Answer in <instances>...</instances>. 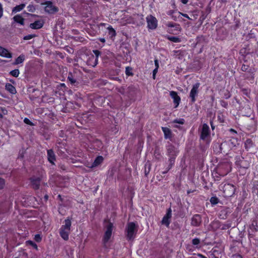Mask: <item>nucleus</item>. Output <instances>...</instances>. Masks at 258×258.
I'll use <instances>...</instances> for the list:
<instances>
[{"label": "nucleus", "instance_id": "obj_1", "mask_svg": "<svg viewBox=\"0 0 258 258\" xmlns=\"http://www.w3.org/2000/svg\"><path fill=\"white\" fill-rule=\"evenodd\" d=\"M72 222L69 218L66 219L64 221V224L62 225L59 229V234L61 237L64 240L69 239V236L71 232V227Z\"/></svg>", "mask_w": 258, "mask_h": 258}, {"label": "nucleus", "instance_id": "obj_2", "mask_svg": "<svg viewBox=\"0 0 258 258\" xmlns=\"http://www.w3.org/2000/svg\"><path fill=\"white\" fill-rule=\"evenodd\" d=\"M138 231V227L134 222L127 223L126 228V236L129 240H133L135 238L136 233Z\"/></svg>", "mask_w": 258, "mask_h": 258}, {"label": "nucleus", "instance_id": "obj_3", "mask_svg": "<svg viewBox=\"0 0 258 258\" xmlns=\"http://www.w3.org/2000/svg\"><path fill=\"white\" fill-rule=\"evenodd\" d=\"M45 5V12L49 14H54L58 11V8L53 4L51 1H46L42 4Z\"/></svg>", "mask_w": 258, "mask_h": 258}, {"label": "nucleus", "instance_id": "obj_4", "mask_svg": "<svg viewBox=\"0 0 258 258\" xmlns=\"http://www.w3.org/2000/svg\"><path fill=\"white\" fill-rule=\"evenodd\" d=\"M105 228L106 230L103 238V241L104 244L108 241L111 236L113 229V224L110 222H107L105 226Z\"/></svg>", "mask_w": 258, "mask_h": 258}, {"label": "nucleus", "instance_id": "obj_5", "mask_svg": "<svg viewBox=\"0 0 258 258\" xmlns=\"http://www.w3.org/2000/svg\"><path fill=\"white\" fill-rule=\"evenodd\" d=\"M93 53L95 56L93 55H91L89 57V60H88V63L89 65H90L93 67L97 66L98 61V57L101 54V52L98 50H93Z\"/></svg>", "mask_w": 258, "mask_h": 258}, {"label": "nucleus", "instance_id": "obj_6", "mask_svg": "<svg viewBox=\"0 0 258 258\" xmlns=\"http://www.w3.org/2000/svg\"><path fill=\"white\" fill-rule=\"evenodd\" d=\"M200 86V83H196L194 85H193L192 88L189 93V98L191 99V102L192 103H195L196 101V97L198 95V93L199 92V88Z\"/></svg>", "mask_w": 258, "mask_h": 258}, {"label": "nucleus", "instance_id": "obj_7", "mask_svg": "<svg viewBox=\"0 0 258 258\" xmlns=\"http://www.w3.org/2000/svg\"><path fill=\"white\" fill-rule=\"evenodd\" d=\"M146 21L149 29L154 30L157 28L158 21L155 17L152 15L148 16L146 17Z\"/></svg>", "mask_w": 258, "mask_h": 258}, {"label": "nucleus", "instance_id": "obj_8", "mask_svg": "<svg viewBox=\"0 0 258 258\" xmlns=\"http://www.w3.org/2000/svg\"><path fill=\"white\" fill-rule=\"evenodd\" d=\"M235 186L231 184H225L224 186L223 192L224 195L226 197H231L235 193Z\"/></svg>", "mask_w": 258, "mask_h": 258}, {"label": "nucleus", "instance_id": "obj_9", "mask_svg": "<svg viewBox=\"0 0 258 258\" xmlns=\"http://www.w3.org/2000/svg\"><path fill=\"white\" fill-rule=\"evenodd\" d=\"M172 215V211L170 208H169L166 212V215L163 217L162 220V224L168 227L170 223V219Z\"/></svg>", "mask_w": 258, "mask_h": 258}, {"label": "nucleus", "instance_id": "obj_10", "mask_svg": "<svg viewBox=\"0 0 258 258\" xmlns=\"http://www.w3.org/2000/svg\"><path fill=\"white\" fill-rule=\"evenodd\" d=\"M202 223V218L200 215H194L191 218V225L193 226H199Z\"/></svg>", "mask_w": 258, "mask_h": 258}, {"label": "nucleus", "instance_id": "obj_11", "mask_svg": "<svg viewBox=\"0 0 258 258\" xmlns=\"http://www.w3.org/2000/svg\"><path fill=\"white\" fill-rule=\"evenodd\" d=\"M210 135V130L209 126L204 123L203 125L201 135V139L202 140H205L208 136Z\"/></svg>", "mask_w": 258, "mask_h": 258}, {"label": "nucleus", "instance_id": "obj_12", "mask_svg": "<svg viewBox=\"0 0 258 258\" xmlns=\"http://www.w3.org/2000/svg\"><path fill=\"white\" fill-rule=\"evenodd\" d=\"M237 140L236 139H231L228 142H224L221 144L220 146V150L221 152L223 149L227 146L228 145L231 147H235L236 145L237 144Z\"/></svg>", "mask_w": 258, "mask_h": 258}, {"label": "nucleus", "instance_id": "obj_13", "mask_svg": "<svg viewBox=\"0 0 258 258\" xmlns=\"http://www.w3.org/2000/svg\"><path fill=\"white\" fill-rule=\"evenodd\" d=\"M47 159L48 161L52 164H54V161L56 160L55 155L52 149L47 150Z\"/></svg>", "mask_w": 258, "mask_h": 258}, {"label": "nucleus", "instance_id": "obj_14", "mask_svg": "<svg viewBox=\"0 0 258 258\" xmlns=\"http://www.w3.org/2000/svg\"><path fill=\"white\" fill-rule=\"evenodd\" d=\"M170 95L173 99L174 103L176 104L175 107H177L180 101V97L177 95L176 92L173 91L170 92Z\"/></svg>", "mask_w": 258, "mask_h": 258}, {"label": "nucleus", "instance_id": "obj_15", "mask_svg": "<svg viewBox=\"0 0 258 258\" xmlns=\"http://www.w3.org/2000/svg\"><path fill=\"white\" fill-rule=\"evenodd\" d=\"M104 160L103 157L102 156H97L95 159L93 163L89 166L90 168H94L98 166L102 163Z\"/></svg>", "mask_w": 258, "mask_h": 258}, {"label": "nucleus", "instance_id": "obj_16", "mask_svg": "<svg viewBox=\"0 0 258 258\" xmlns=\"http://www.w3.org/2000/svg\"><path fill=\"white\" fill-rule=\"evenodd\" d=\"M0 55L6 58H11L12 54L6 48L0 46Z\"/></svg>", "mask_w": 258, "mask_h": 258}, {"label": "nucleus", "instance_id": "obj_17", "mask_svg": "<svg viewBox=\"0 0 258 258\" xmlns=\"http://www.w3.org/2000/svg\"><path fill=\"white\" fill-rule=\"evenodd\" d=\"M43 22L41 20H37L30 24V27L33 29H38L42 27Z\"/></svg>", "mask_w": 258, "mask_h": 258}, {"label": "nucleus", "instance_id": "obj_18", "mask_svg": "<svg viewBox=\"0 0 258 258\" xmlns=\"http://www.w3.org/2000/svg\"><path fill=\"white\" fill-rule=\"evenodd\" d=\"M31 182L33 187L34 189H38L40 183V178L39 177H32L31 178Z\"/></svg>", "mask_w": 258, "mask_h": 258}, {"label": "nucleus", "instance_id": "obj_19", "mask_svg": "<svg viewBox=\"0 0 258 258\" xmlns=\"http://www.w3.org/2000/svg\"><path fill=\"white\" fill-rule=\"evenodd\" d=\"M161 129L164 133L165 139H167L171 138L172 133L170 129L166 127H162Z\"/></svg>", "mask_w": 258, "mask_h": 258}, {"label": "nucleus", "instance_id": "obj_20", "mask_svg": "<svg viewBox=\"0 0 258 258\" xmlns=\"http://www.w3.org/2000/svg\"><path fill=\"white\" fill-rule=\"evenodd\" d=\"M6 89L12 94H15L16 93V88L11 84L7 83L5 86Z\"/></svg>", "mask_w": 258, "mask_h": 258}, {"label": "nucleus", "instance_id": "obj_21", "mask_svg": "<svg viewBox=\"0 0 258 258\" xmlns=\"http://www.w3.org/2000/svg\"><path fill=\"white\" fill-rule=\"evenodd\" d=\"M14 20L20 24L22 25H24V19L20 15H17L13 18Z\"/></svg>", "mask_w": 258, "mask_h": 258}, {"label": "nucleus", "instance_id": "obj_22", "mask_svg": "<svg viewBox=\"0 0 258 258\" xmlns=\"http://www.w3.org/2000/svg\"><path fill=\"white\" fill-rule=\"evenodd\" d=\"M25 56L24 54H21L19 56H18L16 59L14 63V64L17 65L23 62L25 60Z\"/></svg>", "mask_w": 258, "mask_h": 258}, {"label": "nucleus", "instance_id": "obj_23", "mask_svg": "<svg viewBox=\"0 0 258 258\" xmlns=\"http://www.w3.org/2000/svg\"><path fill=\"white\" fill-rule=\"evenodd\" d=\"M25 7V4H22L20 5H18L16 7H15L13 10H12V13H16L17 12L21 11L22 10H23Z\"/></svg>", "mask_w": 258, "mask_h": 258}, {"label": "nucleus", "instance_id": "obj_24", "mask_svg": "<svg viewBox=\"0 0 258 258\" xmlns=\"http://www.w3.org/2000/svg\"><path fill=\"white\" fill-rule=\"evenodd\" d=\"M253 146L252 141L250 139H247L244 143V147L247 151H248L250 148Z\"/></svg>", "mask_w": 258, "mask_h": 258}, {"label": "nucleus", "instance_id": "obj_25", "mask_svg": "<svg viewBox=\"0 0 258 258\" xmlns=\"http://www.w3.org/2000/svg\"><path fill=\"white\" fill-rule=\"evenodd\" d=\"M167 151L168 153L171 155V156H176V151L175 150V148L174 146H173L171 145H170L168 146L167 148Z\"/></svg>", "mask_w": 258, "mask_h": 258}, {"label": "nucleus", "instance_id": "obj_26", "mask_svg": "<svg viewBox=\"0 0 258 258\" xmlns=\"http://www.w3.org/2000/svg\"><path fill=\"white\" fill-rule=\"evenodd\" d=\"M236 159V164L238 165H239L241 167H243V168H247V167H245L243 164V162H244V161H241V159H243V157H240V156H237L235 158Z\"/></svg>", "mask_w": 258, "mask_h": 258}, {"label": "nucleus", "instance_id": "obj_27", "mask_svg": "<svg viewBox=\"0 0 258 258\" xmlns=\"http://www.w3.org/2000/svg\"><path fill=\"white\" fill-rule=\"evenodd\" d=\"M167 39L172 42L175 43L180 42L181 41L179 37L175 36H167Z\"/></svg>", "mask_w": 258, "mask_h": 258}, {"label": "nucleus", "instance_id": "obj_28", "mask_svg": "<svg viewBox=\"0 0 258 258\" xmlns=\"http://www.w3.org/2000/svg\"><path fill=\"white\" fill-rule=\"evenodd\" d=\"M107 29L108 30V34L109 35L111 38H112L113 37H115L116 35V32L115 30L111 26H109L107 28Z\"/></svg>", "mask_w": 258, "mask_h": 258}, {"label": "nucleus", "instance_id": "obj_29", "mask_svg": "<svg viewBox=\"0 0 258 258\" xmlns=\"http://www.w3.org/2000/svg\"><path fill=\"white\" fill-rule=\"evenodd\" d=\"M250 230L252 232H256L258 231V226L257 223L255 221H253L250 227Z\"/></svg>", "mask_w": 258, "mask_h": 258}, {"label": "nucleus", "instance_id": "obj_30", "mask_svg": "<svg viewBox=\"0 0 258 258\" xmlns=\"http://www.w3.org/2000/svg\"><path fill=\"white\" fill-rule=\"evenodd\" d=\"M227 211L226 210H223L220 211L219 217L221 219H225L227 218Z\"/></svg>", "mask_w": 258, "mask_h": 258}, {"label": "nucleus", "instance_id": "obj_31", "mask_svg": "<svg viewBox=\"0 0 258 258\" xmlns=\"http://www.w3.org/2000/svg\"><path fill=\"white\" fill-rule=\"evenodd\" d=\"M10 74L14 77H18L19 75L20 72L18 69H15L14 70L11 71L10 72Z\"/></svg>", "mask_w": 258, "mask_h": 258}, {"label": "nucleus", "instance_id": "obj_32", "mask_svg": "<svg viewBox=\"0 0 258 258\" xmlns=\"http://www.w3.org/2000/svg\"><path fill=\"white\" fill-rule=\"evenodd\" d=\"M219 199L215 197H213L210 199V202L212 205H216L219 202Z\"/></svg>", "mask_w": 258, "mask_h": 258}, {"label": "nucleus", "instance_id": "obj_33", "mask_svg": "<svg viewBox=\"0 0 258 258\" xmlns=\"http://www.w3.org/2000/svg\"><path fill=\"white\" fill-rule=\"evenodd\" d=\"M184 122H185V121L183 118L175 119L173 120L172 121L173 123H178L180 124H184Z\"/></svg>", "mask_w": 258, "mask_h": 258}, {"label": "nucleus", "instance_id": "obj_34", "mask_svg": "<svg viewBox=\"0 0 258 258\" xmlns=\"http://www.w3.org/2000/svg\"><path fill=\"white\" fill-rule=\"evenodd\" d=\"M68 80L70 82L71 84H74L76 82V80L73 78L72 74L71 73H70L68 75Z\"/></svg>", "mask_w": 258, "mask_h": 258}, {"label": "nucleus", "instance_id": "obj_35", "mask_svg": "<svg viewBox=\"0 0 258 258\" xmlns=\"http://www.w3.org/2000/svg\"><path fill=\"white\" fill-rule=\"evenodd\" d=\"M200 243V239L198 238H195L192 240V244L194 245L198 246Z\"/></svg>", "mask_w": 258, "mask_h": 258}, {"label": "nucleus", "instance_id": "obj_36", "mask_svg": "<svg viewBox=\"0 0 258 258\" xmlns=\"http://www.w3.org/2000/svg\"><path fill=\"white\" fill-rule=\"evenodd\" d=\"M35 36H36V35H34V34H29V35L25 36L23 37V39L25 40H30L32 38L35 37Z\"/></svg>", "mask_w": 258, "mask_h": 258}, {"label": "nucleus", "instance_id": "obj_37", "mask_svg": "<svg viewBox=\"0 0 258 258\" xmlns=\"http://www.w3.org/2000/svg\"><path fill=\"white\" fill-rule=\"evenodd\" d=\"M28 11L34 12L35 11V8L33 5H30L27 7Z\"/></svg>", "mask_w": 258, "mask_h": 258}, {"label": "nucleus", "instance_id": "obj_38", "mask_svg": "<svg viewBox=\"0 0 258 258\" xmlns=\"http://www.w3.org/2000/svg\"><path fill=\"white\" fill-rule=\"evenodd\" d=\"M167 26L168 27H171V28H172V27H177V26H179V25L178 24H176L175 23H173L172 22H168L167 24H166Z\"/></svg>", "mask_w": 258, "mask_h": 258}, {"label": "nucleus", "instance_id": "obj_39", "mask_svg": "<svg viewBox=\"0 0 258 258\" xmlns=\"http://www.w3.org/2000/svg\"><path fill=\"white\" fill-rule=\"evenodd\" d=\"M242 93L243 94L245 95L246 96L249 97L250 94V90L247 89H243L242 90Z\"/></svg>", "mask_w": 258, "mask_h": 258}, {"label": "nucleus", "instance_id": "obj_40", "mask_svg": "<svg viewBox=\"0 0 258 258\" xmlns=\"http://www.w3.org/2000/svg\"><path fill=\"white\" fill-rule=\"evenodd\" d=\"M28 243L36 249H38L37 244L32 241H28Z\"/></svg>", "mask_w": 258, "mask_h": 258}, {"label": "nucleus", "instance_id": "obj_41", "mask_svg": "<svg viewBox=\"0 0 258 258\" xmlns=\"http://www.w3.org/2000/svg\"><path fill=\"white\" fill-rule=\"evenodd\" d=\"M34 239L37 242H40L41 240V237L40 235V234H36L35 235Z\"/></svg>", "mask_w": 258, "mask_h": 258}, {"label": "nucleus", "instance_id": "obj_42", "mask_svg": "<svg viewBox=\"0 0 258 258\" xmlns=\"http://www.w3.org/2000/svg\"><path fill=\"white\" fill-rule=\"evenodd\" d=\"M5 184V180L0 177V189L3 188Z\"/></svg>", "mask_w": 258, "mask_h": 258}, {"label": "nucleus", "instance_id": "obj_43", "mask_svg": "<svg viewBox=\"0 0 258 258\" xmlns=\"http://www.w3.org/2000/svg\"><path fill=\"white\" fill-rule=\"evenodd\" d=\"M4 14V9L2 4L0 3V19L3 17Z\"/></svg>", "mask_w": 258, "mask_h": 258}, {"label": "nucleus", "instance_id": "obj_44", "mask_svg": "<svg viewBox=\"0 0 258 258\" xmlns=\"http://www.w3.org/2000/svg\"><path fill=\"white\" fill-rule=\"evenodd\" d=\"M170 165L169 166L168 169L166 171L163 172L164 174L166 173L171 168L172 164L174 163V160L172 159V158H171L170 159Z\"/></svg>", "mask_w": 258, "mask_h": 258}, {"label": "nucleus", "instance_id": "obj_45", "mask_svg": "<svg viewBox=\"0 0 258 258\" xmlns=\"http://www.w3.org/2000/svg\"><path fill=\"white\" fill-rule=\"evenodd\" d=\"M131 70V69H130L129 67H126L125 70V73L126 75L127 76H130L132 75V73H130V71Z\"/></svg>", "mask_w": 258, "mask_h": 258}, {"label": "nucleus", "instance_id": "obj_46", "mask_svg": "<svg viewBox=\"0 0 258 258\" xmlns=\"http://www.w3.org/2000/svg\"><path fill=\"white\" fill-rule=\"evenodd\" d=\"M178 14L180 15H181L183 17L189 19V20H191V19L189 17V16H188L187 14H184V13H181V12H178Z\"/></svg>", "mask_w": 258, "mask_h": 258}, {"label": "nucleus", "instance_id": "obj_47", "mask_svg": "<svg viewBox=\"0 0 258 258\" xmlns=\"http://www.w3.org/2000/svg\"><path fill=\"white\" fill-rule=\"evenodd\" d=\"M24 121L27 124L32 125V122L27 118H25L24 120Z\"/></svg>", "mask_w": 258, "mask_h": 258}, {"label": "nucleus", "instance_id": "obj_48", "mask_svg": "<svg viewBox=\"0 0 258 258\" xmlns=\"http://www.w3.org/2000/svg\"><path fill=\"white\" fill-rule=\"evenodd\" d=\"M157 72H158V70H157V69H155L153 70V78L154 79H155V78H156V74H157Z\"/></svg>", "mask_w": 258, "mask_h": 258}, {"label": "nucleus", "instance_id": "obj_49", "mask_svg": "<svg viewBox=\"0 0 258 258\" xmlns=\"http://www.w3.org/2000/svg\"><path fill=\"white\" fill-rule=\"evenodd\" d=\"M154 63H155V65L156 66L155 69H157V70H158V68L159 67L158 60L157 59H155Z\"/></svg>", "mask_w": 258, "mask_h": 258}, {"label": "nucleus", "instance_id": "obj_50", "mask_svg": "<svg viewBox=\"0 0 258 258\" xmlns=\"http://www.w3.org/2000/svg\"><path fill=\"white\" fill-rule=\"evenodd\" d=\"M230 227V224H224L222 228V230H226Z\"/></svg>", "mask_w": 258, "mask_h": 258}, {"label": "nucleus", "instance_id": "obj_51", "mask_svg": "<svg viewBox=\"0 0 258 258\" xmlns=\"http://www.w3.org/2000/svg\"><path fill=\"white\" fill-rule=\"evenodd\" d=\"M155 157H156V158H157V159H159L160 158V156H160V153H159L158 152H157V151H155Z\"/></svg>", "mask_w": 258, "mask_h": 258}, {"label": "nucleus", "instance_id": "obj_52", "mask_svg": "<svg viewBox=\"0 0 258 258\" xmlns=\"http://www.w3.org/2000/svg\"><path fill=\"white\" fill-rule=\"evenodd\" d=\"M233 258H243L240 254H235L233 255Z\"/></svg>", "mask_w": 258, "mask_h": 258}, {"label": "nucleus", "instance_id": "obj_53", "mask_svg": "<svg viewBox=\"0 0 258 258\" xmlns=\"http://www.w3.org/2000/svg\"><path fill=\"white\" fill-rule=\"evenodd\" d=\"M2 111L4 114H6L7 113V110L5 108H2Z\"/></svg>", "mask_w": 258, "mask_h": 258}, {"label": "nucleus", "instance_id": "obj_54", "mask_svg": "<svg viewBox=\"0 0 258 258\" xmlns=\"http://www.w3.org/2000/svg\"><path fill=\"white\" fill-rule=\"evenodd\" d=\"M188 0H181V2L183 4H186L188 3Z\"/></svg>", "mask_w": 258, "mask_h": 258}, {"label": "nucleus", "instance_id": "obj_55", "mask_svg": "<svg viewBox=\"0 0 258 258\" xmlns=\"http://www.w3.org/2000/svg\"><path fill=\"white\" fill-rule=\"evenodd\" d=\"M219 222L218 221H215L213 223V225H216L217 226H218L219 225Z\"/></svg>", "mask_w": 258, "mask_h": 258}, {"label": "nucleus", "instance_id": "obj_56", "mask_svg": "<svg viewBox=\"0 0 258 258\" xmlns=\"http://www.w3.org/2000/svg\"><path fill=\"white\" fill-rule=\"evenodd\" d=\"M100 41L102 42H105V39L104 38H100Z\"/></svg>", "mask_w": 258, "mask_h": 258}, {"label": "nucleus", "instance_id": "obj_57", "mask_svg": "<svg viewBox=\"0 0 258 258\" xmlns=\"http://www.w3.org/2000/svg\"><path fill=\"white\" fill-rule=\"evenodd\" d=\"M230 131V132H232V133H234L236 134V132L234 130H233V129H232V128H231Z\"/></svg>", "mask_w": 258, "mask_h": 258}, {"label": "nucleus", "instance_id": "obj_58", "mask_svg": "<svg viewBox=\"0 0 258 258\" xmlns=\"http://www.w3.org/2000/svg\"><path fill=\"white\" fill-rule=\"evenodd\" d=\"M199 255L201 257V258H207L205 256L201 254H199Z\"/></svg>", "mask_w": 258, "mask_h": 258}, {"label": "nucleus", "instance_id": "obj_59", "mask_svg": "<svg viewBox=\"0 0 258 258\" xmlns=\"http://www.w3.org/2000/svg\"><path fill=\"white\" fill-rule=\"evenodd\" d=\"M241 69H242V70H244V69H245V66H242Z\"/></svg>", "mask_w": 258, "mask_h": 258}, {"label": "nucleus", "instance_id": "obj_60", "mask_svg": "<svg viewBox=\"0 0 258 258\" xmlns=\"http://www.w3.org/2000/svg\"><path fill=\"white\" fill-rule=\"evenodd\" d=\"M211 127H212V129L214 130V125H213V124H212L211 122Z\"/></svg>", "mask_w": 258, "mask_h": 258}, {"label": "nucleus", "instance_id": "obj_61", "mask_svg": "<svg viewBox=\"0 0 258 258\" xmlns=\"http://www.w3.org/2000/svg\"><path fill=\"white\" fill-rule=\"evenodd\" d=\"M3 117V115H2V114L1 113H0V118H2Z\"/></svg>", "mask_w": 258, "mask_h": 258}, {"label": "nucleus", "instance_id": "obj_62", "mask_svg": "<svg viewBox=\"0 0 258 258\" xmlns=\"http://www.w3.org/2000/svg\"><path fill=\"white\" fill-rule=\"evenodd\" d=\"M45 198L46 199H47V198H48V196H45Z\"/></svg>", "mask_w": 258, "mask_h": 258}, {"label": "nucleus", "instance_id": "obj_63", "mask_svg": "<svg viewBox=\"0 0 258 258\" xmlns=\"http://www.w3.org/2000/svg\"><path fill=\"white\" fill-rule=\"evenodd\" d=\"M189 192H190V191H187V193L189 194Z\"/></svg>", "mask_w": 258, "mask_h": 258}, {"label": "nucleus", "instance_id": "obj_64", "mask_svg": "<svg viewBox=\"0 0 258 258\" xmlns=\"http://www.w3.org/2000/svg\"><path fill=\"white\" fill-rule=\"evenodd\" d=\"M223 152L224 153H226L225 151H223Z\"/></svg>", "mask_w": 258, "mask_h": 258}]
</instances>
